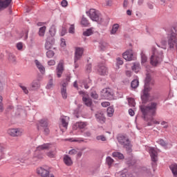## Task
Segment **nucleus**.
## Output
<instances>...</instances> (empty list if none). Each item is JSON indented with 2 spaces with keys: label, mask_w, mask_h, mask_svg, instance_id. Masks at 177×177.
Instances as JSON below:
<instances>
[{
  "label": "nucleus",
  "mask_w": 177,
  "mask_h": 177,
  "mask_svg": "<svg viewBox=\"0 0 177 177\" xmlns=\"http://www.w3.org/2000/svg\"><path fill=\"white\" fill-rule=\"evenodd\" d=\"M158 48L153 46L151 48L152 55L150 58V64L153 67H157L158 64H161L164 59V52L162 49L165 50L167 49V41L161 40L160 46L158 44H156Z\"/></svg>",
  "instance_id": "1"
},
{
  "label": "nucleus",
  "mask_w": 177,
  "mask_h": 177,
  "mask_svg": "<svg viewBox=\"0 0 177 177\" xmlns=\"http://www.w3.org/2000/svg\"><path fill=\"white\" fill-rule=\"evenodd\" d=\"M140 110L145 120H146V115L148 114H150V115H156V111H157V102H151L147 106L141 105Z\"/></svg>",
  "instance_id": "2"
},
{
  "label": "nucleus",
  "mask_w": 177,
  "mask_h": 177,
  "mask_svg": "<svg viewBox=\"0 0 177 177\" xmlns=\"http://www.w3.org/2000/svg\"><path fill=\"white\" fill-rule=\"evenodd\" d=\"M118 140L120 145L126 149L127 151L131 153L132 151V146H131V141H129V138L125 136L119 135L118 137Z\"/></svg>",
  "instance_id": "3"
},
{
  "label": "nucleus",
  "mask_w": 177,
  "mask_h": 177,
  "mask_svg": "<svg viewBox=\"0 0 177 177\" xmlns=\"http://www.w3.org/2000/svg\"><path fill=\"white\" fill-rule=\"evenodd\" d=\"M84 55V48L77 47L75 51L74 56V66L75 68H78L80 64H78V60H81L82 55Z\"/></svg>",
  "instance_id": "4"
},
{
  "label": "nucleus",
  "mask_w": 177,
  "mask_h": 177,
  "mask_svg": "<svg viewBox=\"0 0 177 177\" xmlns=\"http://www.w3.org/2000/svg\"><path fill=\"white\" fill-rule=\"evenodd\" d=\"M37 129L39 131L43 129L44 134L49 135L50 131L49 130V122L46 119H41L39 121Z\"/></svg>",
  "instance_id": "5"
},
{
  "label": "nucleus",
  "mask_w": 177,
  "mask_h": 177,
  "mask_svg": "<svg viewBox=\"0 0 177 177\" xmlns=\"http://www.w3.org/2000/svg\"><path fill=\"white\" fill-rule=\"evenodd\" d=\"M101 96L102 99L113 100V99H114V93L110 88H104L101 92Z\"/></svg>",
  "instance_id": "6"
},
{
  "label": "nucleus",
  "mask_w": 177,
  "mask_h": 177,
  "mask_svg": "<svg viewBox=\"0 0 177 177\" xmlns=\"http://www.w3.org/2000/svg\"><path fill=\"white\" fill-rule=\"evenodd\" d=\"M86 15L87 16H89L93 21H99L100 20V13L95 9H90L89 11L86 12Z\"/></svg>",
  "instance_id": "7"
},
{
  "label": "nucleus",
  "mask_w": 177,
  "mask_h": 177,
  "mask_svg": "<svg viewBox=\"0 0 177 177\" xmlns=\"http://www.w3.org/2000/svg\"><path fill=\"white\" fill-rule=\"evenodd\" d=\"M148 151L150 154L151 161L153 162H157L158 160V153L153 147H149Z\"/></svg>",
  "instance_id": "8"
},
{
  "label": "nucleus",
  "mask_w": 177,
  "mask_h": 177,
  "mask_svg": "<svg viewBox=\"0 0 177 177\" xmlns=\"http://www.w3.org/2000/svg\"><path fill=\"white\" fill-rule=\"evenodd\" d=\"M148 72L149 73L150 71H147V73ZM149 73L146 75L144 88H150V86L154 85V79L151 78V75H150Z\"/></svg>",
  "instance_id": "9"
},
{
  "label": "nucleus",
  "mask_w": 177,
  "mask_h": 177,
  "mask_svg": "<svg viewBox=\"0 0 177 177\" xmlns=\"http://www.w3.org/2000/svg\"><path fill=\"white\" fill-rule=\"evenodd\" d=\"M123 59L127 60V62H131L135 59V56H133V51L132 50H129L122 54Z\"/></svg>",
  "instance_id": "10"
},
{
  "label": "nucleus",
  "mask_w": 177,
  "mask_h": 177,
  "mask_svg": "<svg viewBox=\"0 0 177 177\" xmlns=\"http://www.w3.org/2000/svg\"><path fill=\"white\" fill-rule=\"evenodd\" d=\"M97 73L100 75H107L109 71L104 64H99L97 66Z\"/></svg>",
  "instance_id": "11"
},
{
  "label": "nucleus",
  "mask_w": 177,
  "mask_h": 177,
  "mask_svg": "<svg viewBox=\"0 0 177 177\" xmlns=\"http://www.w3.org/2000/svg\"><path fill=\"white\" fill-rule=\"evenodd\" d=\"M151 90V87L144 88L143 94L141 95L142 103H147V100H149V92H150Z\"/></svg>",
  "instance_id": "12"
},
{
  "label": "nucleus",
  "mask_w": 177,
  "mask_h": 177,
  "mask_svg": "<svg viewBox=\"0 0 177 177\" xmlns=\"http://www.w3.org/2000/svg\"><path fill=\"white\" fill-rule=\"evenodd\" d=\"M64 62L63 60H61L57 66L56 71H57V76L58 78H60V77H62V74H63V71H64Z\"/></svg>",
  "instance_id": "13"
},
{
  "label": "nucleus",
  "mask_w": 177,
  "mask_h": 177,
  "mask_svg": "<svg viewBox=\"0 0 177 177\" xmlns=\"http://www.w3.org/2000/svg\"><path fill=\"white\" fill-rule=\"evenodd\" d=\"M95 118L98 122L100 124H104L106 122V118L104 117V113L103 111H100L95 113Z\"/></svg>",
  "instance_id": "14"
},
{
  "label": "nucleus",
  "mask_w": 177,
  "mask_h": 177,
  "mask_svg": "<svg viewBox=\"0 0 177 177\" xmlns=\"http://www.w3.org/2000/svg\"><path fill=\"white\" fill-rule=\"evenodd\" d=\"M41 88V82L39 80H33L30 84V87L29 88V91H38Z\"/></svg>",
  "instance_id": "15"
},
{
  "label": "nucleus",
  "mask_w": 177,
  "mask_h": 177,
  "mask_svg": "<svg viewBox=\"0 0 177 177\" xmlns=\"http://www.w3.org/2000/svg\"><path fill=\"white\" fill-rule=\"evenodd\" d=\"M8 133L13 137L21 136V131L19 129H10L8 130Z\"/></svg>",
  "instance_id": "16"
},
{
  "label": "nucleus",
  "mask_w": 177,
  "mask_h": 177,
  "mask_svg": "<svg viewBox=\"0 0 177 177\" xmlns=\"http://www.w3.org/2000/svg\"><path fill=\"white\" fill-rule=\"evenodd\" d=\"M37 174L41 177H47L49 176V171L44 169V167H39L37 169Z\"/></svg>",
  "instance_id": "17"
},
{
  "label": "nucleus",
  "mask_w": 177,
  "mask_h": 177,
  "mask_svg": "<svg viewBox=\"0 0 177 177\" xmlns=\"http://www.w3.org/2000/svg\"><path fill=\"white\" fill-rule=\"evenodd\" d=\"M140 55H141V64L145 67H146L147 71L149 72V68H150V66H147V64H146L147 63V57L146 56V55H145V53H143V51L141 52Z\"/></svg>",
  "instance_id": "18"
},
{
  "label": "nucleus",
  "mask_w": 177,
  "mask_h": 177,
  "mask_svg": "<svg viewBox=\"0 0 177 177\" xmlns=\"http://www.w3.org/2000/svg\"><path fill=\"white\" fill-rule=\"evenodd\" d=\"M12 0H0V12L10 5Z\"/></svg>",
  "instance_id": "19"
},
{
  "label": "nucleus",
  "mask_w": 177,
  "mask_h": 177,
  "mask_svg": "<svg viewBox=\"0 0 177 177\" xmlns=\"http://www.w3.org/2000/svg\"><path fill=\"white\" fill-rule=\"evenodd\" d=\"M53 44H55V40L53 39V37L47 38L45 44V48L47 50H49V49H51V48L53 46Z\"/></svg>",
  "instance_id": "20"
},
{
  "label": "nucleus",
  "mask_w": 177,
  "mask_h": 177,
  "mask_svg": "<svg viewBox=\"0 0 177 177\" xmlns=\"http://www.w3.org/2000/svg\"><path fill=\"white\" fill-rule=\"evenodd\" d=\"M35 63L41 74H45V67L43 66L42 64H41L38 59H35Z\"/></svg>",
  "instance_id": "21"
},
{
  "label": "nucleus",
  "mask_w": 177,
  "mask_h": 177,
  "mask_svg": "<svg viewBox=\"0 0 177 177\" xmlns=\"http://www.w3.org/2000/svg\"><path fill=\"white\" fill-rule=\"evenodd\" d=\"M69 120L70 118H68V116H61L60 120L64 128H67V127H68Z\"/></svg>",
  "instance_id": "22"
},
{
  "label": "nucleus",
  "mask_w": 177,
  "mask_h": 177,
  "mask_svg": "<svg viewBox=\"0 0 177 177\" xmlns=\"http://www.w3.org/2000/svg\"><path fill=\"white\" fill-rule=\"evenodd\" d=\"M63 160L67 167H71L73 165V160H71V158L68 155H64Z\"/></svg>",
  "instance_id": "23"
},
{
  "label": "nucleus",
  "mask_w": 177,
  "mask_h": 177,
  "mask_svg": "<svg viewBox=\"0 0 177 177\" xmlns=\"http://www.w3.org/2000/svg\"><path fill=\"white\" fill-rule=\"evenodd\" d=\"M88 124L85 122H76L73 126V129H77V128H79L80 129H84Z\"/></svg>",
  "instance_id": "24"
},
{
  "label": "nucleus",
  "mask_w": 177,
  "mask_h": 177,
  "mask_svg": "<svg viewBox=\"0 0 177 177\" xmlns=\"http://www.w3.org/2000/svg\"><path fill=\"white\" fill-rule=\"evenodd\" d=\"M50 146V144H49V143L43 144V145H39V147H37L36 148V150H37V151H41L42 150H46V149H49Z\"/></svg>",
  "instance_id": "25"
},
{
  "label": "nucleus",
  "mask_w": 177,
  "mask_h": 177,
  "mask_svg": "<svg viewBox=\"0 0 177 177\" xmlns=\"http://www.w3.org/2000/svg\"><path fill=\"white\" fill-rule=\"evenodd\" d=\"M131 69L135 73H139L140 71V64L139 62H134L133 65L131 66Z\"/></svg>",
  "instance_id": "26"
},
{
  "label": "nucleus",
  "mask_w": 177,
  "mask_h": 177,
  "mask_svg": "<svg viewBox=\"0 0 177 177\" xmlns=\"http://www.w3.org/2000/svg\"><path fill=\"white\" fill-rule=\"evenodd\" d=\"M82 100L86 106H87L88 107H91L92 106V99L86 97H83Z\"/></svg>",
  "instance_id": "27"
},
{
  "label": "nucleus",
  "mask_w": 177,
  "mask_h": 177,
  "mask_svg": "<svg viewBox=\"0 0 177 177\" xmlns=\"http://www.w3.org/2000/svg\"><path fill=\"white\" fill-rule=\"evenodd\" d=\"M169 168H170L174 176L177 177V165L172 164L169 166Z\"/></svg>",
  "instance_id": "28"
},
{
  "label": "nucleus",
  "mask_w": 177,
  "mask_h": 177,
  "mask_svg": "<svg viewBox=\"0 0 177 177\" xmlns=\"http://www.w3.org/2000/svg\"><path fill=\"white\" fill-rule=\"evenodd\" d=\"M118 28H120V25L118 24H113L112 29L111 30V35H114L118 31Z\"/></svg>",
  "instance_id": "29"
},
{
  "label": "nucleus",
  "mask_w": 177,
  "mask_h": 177,
  "mask_svg": "<svg viewBox=\"0 0 177 177\" xmlns=\"http://www.w3.org/2000/svg\"><path fill=\"white\" fill-rule=\"evenodd\" d=\"M113 157H116L117 158H119V160H124V154L120 153V152H113L112 153Z\"/></svg>",
  "instance_id": "30"
},
{
  "label": "nucleus",
  "mask_w": 177,
  "mask_h": 177,
  "mask_svg": "<svg viewBox=\"0 0 177 177\" xmlns=\"http://www.w3.org/2000/svg\"><path fill=\"white\" fill-rule=\"evenodd\" d=\"M131 86L133 89H136L139 86V80L136 79L133 80L131 83Z\"/></svg>",
  "instance_id": "31"
},
{
  "label": "nucleus",
  "mask_w": 177,
  "mask_h": 177,
  "mask_svg": "<svg viewBox=\"0 0 177 177\" xmlns=\"http://www.w3.org/2000/svg\"><path fill=\"white\" fill-rule=\"evenodd\" d=\"M124 64V61H122V58L118 57L116 58V68L118 70L120 68V66H122Z\"/></svg>",
  "instance_id": "32"
},
{
  "label": "nucleus",
  "mask_w": 177,
  "mask_h": 177,
  "mask_svg": "<svg viewBox=\"0 0 177 177\" xmlns=\"http://www.w3.org/2000/svg\"><path fill=\"white\" fill-rule=\"evenodd\" d=\"M8 60L10 63H16V56L12 53H8Z\"/></svg>",
  "instance_id": "33"
},
{
  "label": "nucleus",
  "mask_w": 177,
  "mask_h": 177,
  "mask_svg": "<svg viewBox=\"0 0 177 177\" xmlns=\"http://www.w3.org/2000/svg\"><path fill=\"white\" fill-rule=\"evenodd\" d=\"M107 115L108 117H113V115H114V108L109 106L107 109Z\"/></svg>",
  "instance_id": "34"
},
{
  "label": "nucleus",
  "mask_w": 177,
  "mask_h": 177,
  "mask_svg": "<svg viewBox=\"0 0 177 177\" xmlns=\"http://www.w3.org/2000/svg\"><path fill=\"white\" fill-rule=\"evenodd\" d=\"M81 24L82 26H84V27H88V26H89V21L83 17L81 21Z\"/></svg>",
  "instance_id": "35"
},
{
  "label": "nucleus",
  "mask_w": 177,
  "mask_h": 177,
  "mask_svg": "<svg viewBox=\"0 0 177 177\" xmlns=\"http://www.w3.org/2000/svg\"><path fill=\"white\" fill-rule=\"evenodd\" d=\"M45 31H46V26H42L39 30V37H44L45 35Z\"/></svg>",
  "instance_id": "36"
},
{
  "label": "nucleus",
  "mask_w": 177,
  "mask_h": 177,
  "mask_svg": "<svg viewBox=\"0 0 177 177\" xmlns=\"http://www.w3.org/2000/svg\"><path fill=\"white\" fill-rule=\"evenodd\" d=\"M19 86L21 88V89H22L24 93H25V95H28L29 91H28V88H27V86H23V84H19Z\"/></svg>",
  "instance_id": "37"
},
{
  "label": "nucleus",
  "mask_w": 177,
  "mask_h": 177,
  "mask_svg": "<svg viewBox=\"0 0 177 177\" xmlns=\"http://www.w3.org/2000/svg\"><path fill=\"white\" fill-rule=\"evenodd\" d=\"M93 34V31L92 29H87L86 31L83 32V35L84 37H90V35H92Z\"/></svg>",
  "instance_id": "38"
},
{
  "label": "nucleus",
  "mask_w": 177,
  "mask_h": 177,
  "mask_svg": "<svg viewBox=\"0 0 177 177\" xmlns=\"http://www.w3.org/2000/svg\"><path fill=\"white\" fill-rule=\"evenodd\" d=\"M62 99H67V88H61Z\"/></svg>",
  "instance_id": "39"
},
{
  "label": "nucleus",
  "mask_w": 177,
  "mask_h": 177,
  "mask_svg": "<svg viewBox=\"0 0 177 177\" xmlns=\"http://www.w3.org/2000/svg\"><path fill=\"white\" fill-rule=\"evenodd\" d=\"M128 102L130 107H135L136 104L135 103V100L133 98H129Z\"/></svg>",
  "instance_id": "40"
},
{
  "label": "nucleus",
  "mask_w": 177,
  "mask_h": 177,
  "mask_svg": "<svg viewBox=\"0 0 177 177\" xmlns=\"http://www.w3.org/2000/svg\"><path fill=\"white\" fill-rule=\"evenodd\" d=\"M46 89H51L53 88V79H50L46 86Z\"/></svg>",
  "instance_id": "41"
},
{
  "label": "nucleus",
  "mask_w": 177,
  "mask_h": 177,
  "mask_svg": "<svg viewBox=\"0 0 177 177\" xmlns=\"http://www.w3.org/2000/svg\"><path fill=\"white\" fill-rule=\"evenodd\" d=\"M106 164L110 167V165H111V164H113L114 162V160L113 158H111V157L108 156L106 159Z\"/></svg>",
  "instance_id": "42"
},
{
  "label": "nucleus",
  "mask_w": 177,
  "mask_h": 177,
  "mask_svg": "<svg viewBox=\"0 0 177 177\" xmlns=\"http://www.w3.org/2000/svg\"><path fill=\"white\" fill-rule=\"evenodd\" d=\"M46 56L47 57H48V59H52V57L55 56V52H53V50H48L46 52Z\"/></svg>",
  "instance_id": "43"
},
{
  "label": "nucleus",
  "mask_w": 177,
  "mask_h": 177,
  "mask_svg": "<svg viewBox=\"0 0 177 177\" xmlns=\"http://www.w3.org/2000/svg\"><path fill=\"white\" fill-rule=\"evenodd\" d=\"M157 143H158V145H160V146H162L163 147H165V146H167V142H165V141H164V140L162 139H159L157 141Z\"/></svg>",
  "instance_id": "44"
},
{
  "label": "nucleus",
  "mask_w": 177,
  "mask_h": 177,
  "mask_svg": "<svg viewBox=\"0 0 177 177\" xmlns=\"http://www.w3.org/2000/svg\"><path fill=\"white\" fill-rule=\"evenodd\" d=\"M97 140H101L102 142H106V137L103 135L98 136L96 137Z\"/></svg>",
  "instance_id": "45"
},
{
  "label": "nucleus",
  "mask_w": 177,
  "mask_h": 177,
  "mask_svg": "<svg viewBox=\"0 0 177 177\" xmlns=\"http://www.w3.org/2000/svg\"><path fill=\"white\" fill-rule=\"evenodd\" d=\"M91 96L93 97V99H97L99 97V95H97V93L96 91H92L91 93Z\"/></svg>",
  "instance_id": "46"
},
{
  "label": "nucleus",
  "mask_w": 177,
  "mask_h": 177,
  "mask_svg": "<svg viewBox=\"0 0 177 177\" xmlns=\"http://www.w3.org/2000/svg\"><path fill=\"white\" fill-rule=\"evenodd\" d=\"M99 47L101 50H104L106 49V43L100 42Z\"/></svg>",
  "instance_id": "47"
},
{
  "label": "nucleus",
  "mask_w": 177,
  "mask_h": 177,
  "mask_svg": "<svg viewBox=\"0 0 177 177\" xmlns=\"http://www.w3.org/2000/svg\"><path fill=\"white\" fill-rule=\"evenodd\" d=\"M86 73H91L92 71V64H88L86 66Z\"/></svg>",
  "instance_id": "48"
},
{
  "label": "nucleus",
  "mask_w": 177,
  "mask_h": 177,
  "mask_svg": "<svg viewBox=\"0 0 177 177\" xmlns=\"http://www.w3.org/2000/svg\"><path fill=\"white\" fill-rule=\"evenodd\" d=\"M75 31V28L74 25H71L69 30H68V32L70 34H74Z\"/></svg>",
  "instance_id": "49"
},
{
  "label": "nucleus",
  "mask_w": 177,
  "mask_h": 177,
  "mask_svg": "<svg viewBox=\"0 0 177 177\" xmlns=\"http://www.w3.org/2000/svg\"><path fill=\"white\" fill-rule=\"evenodd\" d=\"M83 136H84V138H91V136H92V133L89 131H86L84 133Z\"/></svg>",
  "instance_id": "50"
},
{
  "label": "nucleus",
  "mask_w": 177,
  "mask_h": 177,
  "mask_svg": "<svg viewBox=\"0 0 177 177\" xmlns=\"http://www.w3.org/2000/svg\"><path fill=\"white\" fill-rule=\"evenodd\" d=\"M77 153H78V151H76V149H73L69 151L68 154H70V156H75V154H77Z\"/></svg>",
  "instance_id": "51"
},
{
  "label": "nucleus",
  "mask_w": 177,
  "mask_h": 177,
  "mask_svg": "<svg viewBox=\"0 0 177 177\" xmlns=\"http://www.w3.org/2000/svg\"><path fill=\"white\" fill-rule=\"evenodd\" d=\"M56 153H55V152L53 151H50L47 153V156L48 157H50V158H55V156Z\"/></svg>",
  "instance_id": "52"
},
{
  "label": "nucleus",
  "mask_w": 177,
  "mask_h": 177,
  "mask_svg": "<svg viewBox=\"0 0 177 177\" xmlns=\"http://www.w3.org/2000/svg\"><path fill=\"white\" fill-rule=\"evenodd\" d=\"M61 5L63 8H66V6L68 5V2H67V0H63L61 2Z\"/></svg>",
  "instance_id": "53"
},
{
  "label": "nucleus",
  "mask_w": 177,
  "mask_h": 177,
  "mask_svg": "<svg viewBox=\"0 0 177 177\" xmlns=\"http://www.w3.org/2000/svg\"><path fill=\"white\" fill-rule=\"evenodd\" d=\"M17 48L18 50H21L23 49V43L19 42L17 44Z\"/></svg>",
  "instance_id": "54"
},
{
  "label": "nucleus",
  "mask_w": 177,
  "mask_h": 177,
  "mask_svg": "<svg viewBox=\"0 0 177 177\" xmlns=\"http://www.w3.org/2000/svg\"><path fill=\"white\" fill-rule=\"evenodd\" d=\"M60 45H61V46L62 47V48H64L65 46H66V39H63V38H62L61 39V44H60Z\"/></svg>",
  "instance_id": "55"
},
{
  "label": "nucleus",
  "mask_w": 177,
  "mask_h": 177,
  "mask_svg": "<svg viewBox=\"0 0 177 177\" xmlns=\"http://www.w3.org/2000/svg\"><path fill=\"white\" fill-rule=\"evenodd\" d=\"M101 105L102 106V107H109V106H110V102H102Z\"/></svg>",
  "instance_id": "56"
},
{
  "label": "nucleus",
  "mask_w": 177,
  "mask_h": 177,
  "mask_svg": "<svg viewBox=\"0 0 177 177\" xmlns=\"http://www.w3.org/2000/svg\"><path fill=\"white\" fill-rule=\"evenodd\" d=\"M48 66H55L56 64V62L53 59H51L48 62Z\"/></svg>",
  "instance_id": "57"
},
{
  "label": "nucleus",
  "mask_w": 177,
  "mask_h": 177,
  "mask_svg": "<svg viewBox=\"0 0 177 177\" xmlns=\"http://www.w3.org/2000/svg\"><path fill=\"white\" fill-rule=\"evenodd\" d=\"M5 151V145L3 144H0V152L3 153Z\"/></svg>",
  "instance_id": "58"
},
{
  "label": "nucleus",
  "mask_w": 177,
  "mask_h": 177,
  "mask_svg": "<svg viewBox=\"0 0 177 177\" xmlns=\"http://www.w3.org/2000/svg\"><path fill=\"white\" fill-rule=\"evenodd\" d=\"M129 114L131 117H133V115H135V111H133V110H132V109H129Z\"/></svg>",
  "instance_id": "59"
},
{
  "label": "nucleus",
  "mask_w": 177,
  "mask_h": 177,
  "mask_svg": "<svg viewBox=\"0 0 177 177\" xmlns=\"http://www.w3.org/2000/svg\"><path fill=\"white\" fill-rule=\"evenodd\" d=\"M147 127H151L153 126V122L151 121V118L149 120H147Z\"/></svg>",
  "instance_id": "60"
},
{
  "label": "nucleus",
  "mask_w": 177,
  "mask_h": 177,
  "mask_svg": "<svg viewBox=\"0 0 177 177\" xmlns=\"http://www.w3.org/2000/svg\"><path fill=\"white\" fill-rule=\"evenodd\" d=\"M161 125H163V128H168V123L165 121H162Z\"/></svg>",
  "instance_id": "61"
},
{
  "label": "nucleus",
  "mask_w": 177,
  "mask_h": 177,
  "mask_svg": "<svg viewBox=\"0 0 177 177\" xmlns=\"http://www.w3.org/2000/svg\"><path fill=\"white\" fill-rule=\"evenodd\" d=\"M70 80H71V78L69 77V76H68L66 78V80H64V83H65V84H67L68 85V82H70Z\"/></svg>",
  "instance_id": "62"
},
{
  "label": "nucleus",
  "mask_w": 177,
  "mask_h": 177,
  "mask_svg": "<svg viewBox=\"0 0 177 177\" xmlns=\"http://www.w3.org/2000/svg\"><path fill=\"white\" fill-rule=\"evenodd\" d=\"M147 6H148L149 9H154V6H153V3H148Z\"/></svg>",
  "instance_id": "63"
},
{
  "label": "nucleus",
  "mask_w": 177,
  "mask_h": 177,
  "mask_svg": "<svg viewBox=\"0 0 177 177\" xmlns=\"http://www.w3.org/2000/svg\"><path fill=\"white\" fill-rule=\"evenodd\" d=\"M73 142H78L79 143H81V142H84V139L82 138L75 139Z\"/></svg>",
  "instance_id": "64"
}]
</instances>
